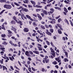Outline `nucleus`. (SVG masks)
<instances>
[{
  "mask_svg": "<svg viewBox=\"0 0 73 73\" xmlns=\"http://www.w3.org/2000/svg\"><path fill=\"white\" fill-rule=\"evenodd\" d=\"M3 7L5 8H6V9H10L12 8V6L9 5H5Z\"/></svg>",
  "mask_w": 73,
  "mask_h": 73,
  "instance_id": "f257e3e1",
  "label": "nucleus"
},
{
  "mask_svg": "<svg viewBox=\"0 0 73 73\" xmlns=\"http://www.w3.org/2000/svg\"><path fill=\"white\" fill-rule=\"evenodd\" d=\"M49 20H51L52 21H51L50 23L52 24H56V19H50Z\"/></svg>",
  "mask_w": 73,
  "mask_h": 73,
  "instance_id": "f03ea898",
  "label": "nucleus"
},
{
  "mask_svg": "<svg viewBox=\"0 0 73 73\" xmlns=\"http://www.w3.org/2000/svg\"><path fill=\"white\" fill-rule=\"evenodd\" d=\"M46 31L45 32L47 34L48 36H52V33H50V32L49 31H48V30L46 29Z\"/></svg>",
  "mask_w": 73,
  "mask_h": 73,
  "instance_id": "7ed1b4c3",
  "label": "nucleus"
},
{
  "mask_svg": "<svg viewBox=\"0 0 73 73\" xmlns=\"http://www.w3.org/2000/svg\"><path fill=\"white\" fill-rule=\"evenodd\" d=\"M11 29L12 31H14V32L15 33H17V31H16L17 30L16 28H15L13 27V26H11Z\"/></svg>",
  "mask_w": 73,
  "mask_h": 73,
  "instance_id": "20e7f679",
  "label": "nucleus"
},
{
  "mask_svg": "<svg viewBox=\"0 0 73 73\" xmlns=\"http://www.w3.org/2000/svg\"><path fill=\"white\" fill-rule=\"evenodd\" d=\"M26 17L27 18V19H30L31 21H33L34 19L31 18V16L29 15H26Z\"/></svg>",
  "mask_w": 73,
  "mask_h": 73,
  "instance_id": "39448f33",
  "label": "nucleus"
},
{
  "mask_svg": "<svg viewBox=\"0 0 73 73\" xmlns=\"http://www.w3.org/2000/svg\"><path fill=\"white\" fill-rule=\"evenodd\" d=\"M30 2L31 3V4L33 5L34 7H35V5H36V2L34 1L31 0L30 1Z\"/></svg>",
  "mask_w": 73,
  "mask_h": 73,
  "instance_id": "423d86ee",
  "label": "nucleus"
},
{
  "mask_svg": "<svg viewBox=\"0 0 73 73\" xmlns=\"http://www.w3.org/2000/svg\"><path fill=\"white\" fill-rule=\"evenodd\" d=\"M22 10H23V12L25 11L26 12H29V10L26 8H22Z\"/></svg>",
  "mask_w": 73,
  "mask_h": 73,
  "instance_id": "0eeeda50",
  "label": "nucleus"
},
{
  "mask_svg": "<svg viewBox=\"0 0 73 73\" xmlns=\"http://www.w3.org/2000/svg\"><path fill=\"white\" fill-rule=\"evenodd\" d=\"M42 12L45 15H47L48 14V11L45 10H44Z\"/></svg>",
  "mask_w": 73,
  "mask_h": 73,
  "instance_id": "6e6552de",
  "label": "nucleus"
},
{
  "mask_svg": "<svg viewBox=\"0 0 73 73\" xmlns=\"http://www.w3.org/2000/svg\"><path fill=\"white\" fill-rule=\"evenodd\" d=\"M23 31L25 32H29V30L28 28H25L23 29Z\"/></svg>",
  "mask_w": 73,
  "mask_h": 73,
  "instance_id": "1a4fd4ad",
  "label": "nucleus"
},
{
  "mask_svg": "<svg viewBox=\"0 0 73 73\" xmlns=\"http://www.w3.org/2000/svg\"><path fill=\"white\" fill-rule=\"evenodd\" d=\"M16 23L17 24H20V26H22V25H23V23H22V22H21V21H17V22Z\"/></svg>",
  "mask_w": 73,
  "mask_h": 73,
  "instance_id": "9d476101",
  "label": "nucleus"
},
{
  "mask_svg": "<svg viewBox=\"0 0 73 73\" xmlns=\"http://www.w3.org/2000/svg\"><path fill=\"white\" fill-rule=\"evenodd\" d=\"M9 58L10 60H11V61H13V60H15V58H14L13 56H12V57H9Z\"/></svg>",
  "mask_w": 73,
  "mask_h": 73,
  "instance_id": "9b49d317",
  "label": "nucleus"
},
{
  "mask_svg": "<svg viewBox=\"0 0 73 73\" xmlns=\"http://www.w3.org/2000/svg\"><path fill=\"white\" fill-rule=\"evenodd\" d=\"M38 17V19H39L40 20H41L42 19V17H41V16H40V15L39 14H37Z\"/></svg>",
  "mask_w": 73,
  "mask_h": 73,
  "instance_id": "f8f14e48",
  "label": "nucleus"
},
{
  "mask_svg": "<svg viewBox=\"0 0 73 73\" xmlns=\"http://www.w3.org/2000/svg\"><path fill=\"white\" fill-rule=\"evenodd\" d=\"M58 32L60 35H61V34H62V31H61V29H59L58 30Z\"/></svg>",
  "mask_w": 73,
  "mask_h": 73,
  "instance_id": "ddd939ff",
  "label": "nucleus"
},
{
  "mask_svg": "<svg viewBox=\"0 0 73 73\" xmlns=\"http://www.w3.org/2000/svg\"><path fill=\"white\" fill-rule=\"evenodd\" d=\"M25 54L26 56H27V57H29L30 56L29 54V51H26L25 53Z\"/></svg>",
  "mask_w": 73,
  "mask_h": 73,
  "instance_id": "4468645a",
  "label": "nucleus"
},
{
  "mask_svg": "<svg viewBox=\"0 0 73 73\" xmlns=\"http://www.w3.org/2000/svg\"><path fill=\"white\" fill-rule=\"evenodd\" d=\"M13 20H15L16 21V23L17 22V18L16 17L14 16L13 17Z\"/></svg>",
  "mask_w": 73,
  "mask_h": 73,
  "instance_id": "2eb2a0df",
  "label": "nucleus"
},
{
  "mask_svg": "<svg viewBox=\"0 0 73 73\" xmlns=\"http://www.w3.org/2000/svg\"><path fill=\"white\" fill-rule=\"evenodd\" d=\"M11 24H14L15 25V24H16V23L15 21L13 20L11 22Z\"/></svg>",
  "mask_w": 73,
  "mask_h": 73,
  "instance_id": "dca6fc26",
  "label": "nucleus"
},
{
  "mask_svg": "<svg viewBox=\"0 0 73 73\" xmlns=\"http://www.w3.org/2000/svg\"><path fill=\"white\" fill-rule=\"evenodd\" d=\"M33 52L34 53H35V54H39V52L38 51L36 50L33 51Z\"/></svg>",
  "mask_w": 73,
  "mask_h": 73,
  "instance_id": "f3484780",
  "label": "nucleus"
},
{
  "mask_svg": "<svg viewBox=\"0 0 73 73\" xmlns=\"http://www.w3.org/2000/svg\"><path fill=\"white\" fill-rule=\"evenodd\" d=\"M64 53H65L66 58H68V52L66 51H65L64 52Z\"/></svg>",
  "mask_w": 73,
  "mask_h": 73,
  "instance_id": "a211bd4d",
  "label": "nucleus"
},
{
  "mask_svg": "<svg viewBox=\"0 0 73 73\" xmlns=\"http://www.w3.org/2000/svg\"><path fill=\"white\" fill-rule=\"evenodd\" d=\"M3 67V70H5V69L7 70V68H6V67L5 66H2Z\"/></svg>",
  "mask_w": 73,
  "mask_h": 73,
  "instance_id": "6ab92c4d",
  "label": "nucleus"
},
{
  "mask_svg": "<svg viewBox=\"0 0 73 73\" xmlns=\"http://www.w3.org/2000/svg\"><path fill=\"white\" fill-rule=\"evenodd\" d=\"M35 7H36V8H41L42 7V6H40L38 5H36L35 6Z\"/></svg>",
  "mask_w": 73,
  "mask_h": 73,
  "instance_id": "aec40b11",
  "label": "nucleus"
},
{
  "mask_svg": "<svg viewBox=\"0 0 73 73\" xmlns=\"http://www.w3.org/2000/svg\"><path fill=\"white\" fill-rule=\"evenodd\" d=\"M44 60L45 61L46 63H48V62H49L50 61L49 59H45Z\"/></svg>",
  "mask_w": 73,
  "mask_h": 73,
  "instance_id": "412c9836",
  "label": "nucleus"
},
{
  "mask_svg": "<svg viewBox=\"0 0 73 73\" xmlns=\"http://www.w3.org/2000/svg\"><path fill=\"white\" fill-rule=\"evenodd\" d=\"M2 44L3 45H7L8 44V43L7 42L5 41H4L2 42Z\"/></svg>",
  "mask_w": 73,
  "mask_h": 73,
  "instance_id": "4be33fe9",
  "label": "nucleus"
},
{
  "mask_svg": "<svg viewBox=\"0 0 73 73\" xmlns=\"http://www.w3.org/2000/svg\"><path fill=\"white\" fill-rule=\"evenodd\" d=\"M40 28L42 29H45V27L44 26H43L42 25L40 26Z\"/></svg>",
  "mask_w": 73,
  "mask_h": 73,
  "instance_id": "5701e85b",
  "label": "nucleus"
},
{
  "mask_svg": "<svg viewBox=\"0 0 73 73\" xmlns=\"http://www.w3.org/2000/svg\"><path fill=\"white\" fill-rule=\"evenodd\" d=\"M1 3H6L7 0H1L0 1Z\"/></svg>",
  "mask_w": 73,
  "mask_h": 73,
  "instance_id": "b1692460",
  "label": "nucleus"
},
{
  "mask_svg": "<svg viewBox=\"0 0 73 73\" xmlns=\"http://www.w3.org/2000/svg\"><path fill=\"white\" fill-rule=\"evenodd\" d=\"M23 2L25 4H26V3L28 4V2H29V1H28V0H25V1L24 0Z\"/></svg>",
  "mask_w": 73,
  "mask_h": 73,
  "instance_id": "393cba45",
  "label": "nucleus"
},
{
  "mask_svg": "<svg viewBox=\"0 0 73 73\" xmlns=\"http://www.w3.org/2000/svg\"><path fill=\"white\" fill-rule=\"evenodd\" d=\"M2 27H1L2 29H3V30H5V27H4V25H2Z\"/></svg>",
  "mask_w": 73,
  "mask_h": 73,
  "instance_id": "a878e982",
  "label": "nucleus"
},
{
  "mask_svg": "<svg viewBox=\"0 0 73 73\" xmlns=\"http://www.w3.org/2000/svg\"><path fill=\"white\" fill-rule=\"evenodd\" d=\"M64 11H65V12H66V13H67L68 12V11L67 10V9H66V7H64Z\"/></svg>",
  "mask_w": 73,
  "mask_h": 73,
  "instance_id": "bb28decb",
  "label": "nucleus"
},
{
  "mask_svg": "<svg viewBox=\"0 0 73 73\" xmlns=\"http://www.w3.org/2000/svg\"><path fill=\"white\" fill-rule=\"evenodd\" d=\"M0 49L1 50H2V51H4V52H5V47H2V48H0Z\"/></svg>",
  "mask_w": 73,
  "mask_h": 73,
  "instance_id": "cd10ccee",
  "label": "nucleus"
},
{
  "mask_svg": "<svg viewBox=\"0 0 73 73\" xmlns=\"http://www.w3.org/2000/svg\"><path fill=\"white\" fill-rule=\"evenodd\" d=\"M27 35H29V36L31 37H32V34L31 33L29 32L27 33Z\"/></svg>",
  "mask_w": 73,
  "mask_h": 73,
  "instance_id": "c85d7f7f",
  "label": "nucleus"
},
{
  "mask_svg": "<svg viewBox=\"0 0 73 73\" xmlns=\"http://www.w3.org/2000/svg\"><path fill=\"white\" fill-rule=\"evenodd\" d=\"M8 34H13V33H12V32L10 30H9L8 31Z\"/></svg>",
  "mask_w": 73,
  "mask_h": 73,
  "instance_id": "c756f323",
  "label": "nucleus"
},
{
  "mask_svg": "<svg viewBox=\"0 0 73 73\" xmlns=\"http://www.w3.org/2000/svg\"><path fill=\"white\" fill-rule=\"evenodd\" d=\"M50 31L51 32V33H53L54 32V30L52 29H50Z\"/></svg>",
  "mask_w": 73,
  "mask_h": 73,
  "instance_id": "7c9ffc66",
  "label": "nucleus"
},
{
  "mask_svg": "<svg viewBox=\"0 0 73 73\" xmlns=\"http://www.w3.org/2000/svg\"><path fill=\"white\" fill-rule=\"evenodd\" d=\"M14 4L15 5L17 6L18 7H19L20 5V4H17V3L16 2H14Z\"/></svg>",
  "mask_w": 73,
  "mask_h": 73,
  "instance_id": "2f4dec72",
  "label": "nucleus"
},
{
  "mask_svg": "<svg viewBox=\"0 0 73 73\" xmlns=\"http://www.w3.org/2000/svg\"><path fill=\"white\" fill-rule=\"evenodd\" d=\"M64 61L65 62H68L69 61V60L67 58H64Z\"/></svg>",
  "mask_w": 73,
  "mask_h": 73,
  "instance_id": "473e14b6",
  "label": "nucleus"
},
{
  "mask_svg": "<svg viewBox=\"0 0 73 73\" xmlns=\"http://www.w3.org/2000/svg\"><path fill=\"white\" fill-rule=\"evenodd\" d=\"M37 48H38V50L40 51V50H42V48H41L39 46H37Z\"/></svg>",
  "mask_w": 73,
  "mask_h": 73,
  "instance_id": "72a5a7b5",
  "label": "nucleus"
},
{
  "mask_svg": "<svg viewBox=\"0 0 73 73\" xmlns=\"http://www.w3.org/2000/svg\"><path fill=\"white\" fill-rule=\"evenodd\" d=\"M50 50L51 53H54V51L53 49H52V48H50Z\"/></svg>",
  "mask_w": 73,
  "mask_h": 73,
  "instance_id": "f704fd0d",
  "label": "nucleus"
},
{
  "mask_svg": "<svg viewBox=\"0 0 73 73\" xmlns=\"http://www.w3.org/2000/svg\"><path fill=\"white\" fill-rule=\"evenodd\" d=\"M52 63L54 65H56V64H57V61H54L52 62Z\"/></svg>",
  "mask_w": 73,
  "mask_h": 73,
  "instance_id": "c9c22d12",
  "label": "nucleus"
},
{
  "mask_svg": "<svg viewBox=\"0 0 73 73\" xmlns=\"http://www.w3.org/2000/svg\"><path fill=\"white\" fill-rule=\"evenodd\" d=\"M57 25H58V26L59 28H62V26L60 24H57Z\"/></svg>",
  "mask_w": 73,
  "mask_h": 73,
  "instance_id": "e433bc0d",
  "label": "nucleus"
},
{
  "mask_svg": "<svg viewBox=\"0 0 73 73\" xmlns=\"http://www.w3.org/2000/svg\"><path fill=\"white\" fill-rule=\"evenodd\" d=\"M60 60V57H58L57 58H55V60L57 61H58V60Z\"/></svg>",
  "mask_w": 73,
  "mask_h": 73,
  "instance_id": "4c0bfd02",
  "label": "nucleus"
},
{
  "mask_svg": "<svg viewBox=\"0 0 73 73\" xmlns=\"http://www.w3.org/2000/svg\"><path fill=\"white\" fill-rule=\"evenodd\" d=\"M70 23L71 25L72 26V27H73V22H72V21H71V20H70Z\"/></svg>",
  "mask_w": 73,
  "mask_h": 73,
  "instance_id": "58836bf2",
  "label": "nucleus"
},
{
  "mask_svg": "<svg viewBox=\"0 0 73 73\" xmlns=\"http://www.w3.org/2000/svg\"><path fill=\"white\" fill-rule=\"evenodd\" d=\"M6 36V35H5V34H2L1 35V37H5Z\"/></svg>",
  "mask_w": 73,
  "mask_h": 73,
  "instance_id": "ea45409f",
  "label": "nucleus"
},
{
  "mask_svg": "<svg viewBox=\"0 0 73 73\" xmlns=\"http://www.w3.org/2000/svg\"><path fill=\"white\" fill-rule=\"evenodd\" d=\"M1 62H0V63H1V64H3V61H4V59H2L1 60H0Z\"/></svg>",
  "mask_w": 73,
  "mask_h": 73,
  "instance_id": "a19ab883",
  "label": "nucleus"
},
{
  "mask_svg": "<svg viewBox=\"0 0 73 73\" xmlns=\"http://www.w3.org/2000/svg\"><path fill=\"white\" fill-rule=\"evenodd\" d=\"M9 43L10 44H11L12 45H14V43H13V42H12V41L10 40V41Z\"/></svg>",
  "mask_w": 73,
  "mask_h": 73,
  "instance_id": "79ce46f5",
  "label": "nucleus"
},
{
  "mask_svg": "<svg viewBox=\"0 0 73 73\" xmlns=\"http://www.w3.org/2000/svg\"><path fill=\"white\" fill-rule=\"evenodd\" d=\"M11 34H8V37H11L12 36V35Z\"/></svg>",
  "mask_w": 73,
  "mask_h": 73,
  "instance_id": "37998d69",
  "label": "nucleus"
},
{
  "mask_svg": "<svg viewBox=\"0 0 73 73\" xmlns=\"http://www.w3.org/2000/svg\"><path fill=\"white\" fill-rule=\"evenodd\" d=\"M39 34H40V35H41L40 37V38H41V37H43L44 35H43V34L40 33H39Z\"/></svg>",
  "mask_w": 73,
  "mask_h": 73,
  "instance_id": "c03bdc74",
  "label": "nucleus"
},
{
  "mask_svg": "<svg viewBox=\"0 0 73 73\" xmlns=\"http://www.w3.org/2000/svg\"><path fill=\"white\" fill-rule=\"evenodd\" d=\"M5 60L7 59V60H8V61H9V58L7 56L5 57Z\"/></svg>",
  "mask_w": 73,
  "mask_h": 73,
  "instance_id": "a18cd8bd",
  "label": "nucleus"
},
{
  "mask_svg": "<svg viewBox=\"0 0 73 73\" xmlns=\"http://www.w3.org/2000/svg\"><path fill=\"white\" fill-rule=\"evenodd\" d=\"M62 21V20H61V18H59L58 19V23H60V21Z\"/></svg>",
  "mask_w": 73,
  "mask_h": 73,
  "instance_id": "49530a36",
  "label": "nucleus"
},
{
  "mask_svg": "<svg viewBox=\"0 0 73 73\" xmlns=\"http://www.w3.org/2000/svg\"><path fill=\"white\" fill-rule=\"evenodd\" d=\"M44 25L46 28H49V26H48L46 24H45Z\"/></svg>",
  "mask_w": 73,
  "mask_h": 73,
  "instance_id": "de8ad7c7",
  "label": "nucleus"
},
{
  "mask_svg": "<svg viewBox=\"0 0 73 73\" xmlns=\"http://www.w3.org/2000/svg\"><path fill=\"white\" fill-rule=\"evenodd\" d=\"M42 72H44L45 71V70L44 68H42Z\"/></svg>",
  "mask_w": 73,
  "mask_h": 73,
  "instance_id": "09e8293b",
  "label": "nucleus"
},
{
  "mask_svg": "<svg viewBox=\"0 0 73 73\" xmlns=\"http://www.w3.org/2000/svg\"><path fill=\"white\" fill-rule=\"evenodd\" d=\"M46 42L47 43V44L48 45H50V42L48 41V40H46Z\"/></svg>",
  "mask_w": 73,
  "mask_h": 73,
  "instance_id": "8fccbe9b",
  "label": "nucleus"
},
{
  "mask_svg": "<svg viewBox=\"0 0 73 73\" xmlns=\"http://www.w3.org/2000/svg\"><path fill=\"white\" fill-rule=\"evenodd\" d=\"M23 8L22 6H20L19 8H17L18 9H22Z\"/></svg>",
  "mask_w": 73,
  "mask_h": 73,
  "instance_id": "3c124183",
  "label": "nucleus"
},
{
  "mask_svg": "<svg viewBox=\"0 0 73 73\" xmlns=\"http://www.w3.org/2000/svg\"><path fill=\"white\" fill-rule=\"evenodd\" d=\"M4 11H5V10H3L0 13V15H1L4 12Z\"/></svg>",
  "mask_w": 73,
  "mask_h": 73,
  "instance_id": "603ef678",
  "label": "nucleus"
},
{
  "mask_svg": "<svg viewBox=\"0 0 73 73\" xmlns=\"http://www.w3.org/2000/svg\"><path fill=\"white\" fill-rule=\"evenodd\" d=\"M4 51L1 52L0 53H1V55L2 56H3V54H4Z\"/></svg>",
  "mask_w": 73,
  "mask_h": 73,
  "instance_id": "864d4df0",
  "label": "nucleus"
},
{
  "mask_svg": "<svg viewBox=\"0 0 73 73\" xmlns=\"http://www.w3.org/2000/svg\"><path fill=\"white\" fill-rule=\"evenodd\" d=\"M51 54H52V55H53L54 57H55V56L56 55V54H55V52H54L53 53H52Z\"/></svg>",
  "mask_w": 73,
  "mask_h": 73,
  "instance_id": "5fc2aeb1",
  "label": "nucleus"
},
{
  "mask_svg": "<svg viewBox=\"0 0 73 73\" xmlns=\"http://www.w3.org/2000/svg\"><path fill=\"white\" fill-rule=\"evenodd\" d=\"M10 67L11 69L13 70H14V68H13V66H10Z\"/></svg>",
  "mask_w": 73,
  "mask_h": 73,
  "instance_id": "6e6d98bb",
  "label": "nucleus"
},
{
  "mask_svg": "<svg viewBox=\"0 0 73 73\" xmlns=\"http://www.w3.org/2000/svg\"><path fill=\"white\" fill-rule=\"evenodd\" d=\"M45 57V58H44V60H46V59H47V58H48V56H46Z\"/></svg>",
  "mask_w": 73,
  "mask_h": 73,
  "instance_id": "4d7b16f0",
  "label": "nucleus"
},
{
  "mask_svg": "<svg viewBox=\"0 0 73 73\" xmlns=\"http://www.w3.org/2000/svg\"><path fill=\"white\" fill-rule=\"evenodd\" d=\"M19 53H18V56H20V55L21 54V51H20V50H19Z\"/></svg>",
  "mask_w": 73,
  "mask_h": 73,
  "instance_id": "13d9d810",
  "label": "nucleus"
},
{
  "mask_svg": "<svg viewBox=\"0 0 73 73\" xmlns=\"http://www.w3.org/2000/svg\"><path fill=\"white\" fill-rule=\"evenodd\" d=\"M66 21V22L67 23L68 25H69V21L68 20H67L66 19H65Z\"/></svg>",
  "mask_w": 73,
  "mask_h": 73,
  "instance_id": "bf43d9fd",
  "label": "nucleus"
},
{
  "mask_svg": "<svg viewBox=\"0 0 73 73\" xmlns=\"http://www.w3.org/2000/svg\"><path fill=\"white\" fill-rule=\"evenodd\" d=\"M68 67L70 69H72V66L69 64L68 65Z\"/></svg>",
  "mask_w": 73,
  "mask_h": 73,
  "instance_id": "052dcab7",
  "label": "nucleus"
},
{
  "mask_svg": "<svg viewBox=\"0 0 73 73\" xmlns=\"http://www.w3.org/2000/svg\"><path fill=\"white\" fill-rule=\"evenodd\" d=\"M29 53H30V54H33V52H32V51H29Z\"/></svg>",
  "mask_w": 73,
  "mask_h": 73,
  "instance_id": "680f3d73",
  "label": "nucleus"
},
{
  "mask_svg": "<svg viewBox=\"0 0 73 73\" xmlns=\"http://www.w3.org/2000/svg\"><path fill=\"white\" fill-rule=\"evenodd\" d=\"M21 58L22 60H24L25 58L23 56H21Z\"/></svg>",
  "mask_w": 73,
  "mask_h": 73,
  "instance_id": "e2e57ef3",
  "label": "nucleus"
},
{
  "mask_svg": "<svg viewBox=\"0 0 73 73\" xmlns=\"http://www.w3.org/2000/svg\"><path fill=\"white\" fill-rule=\"evenodd\" d=\"M55 68H57V69H58V68H59V67H58V65H55Z\"/></svg>",
  "mask_w": 73,
  "mask_h": 73,
  "instance_id": "0e129e2a",
  "label": "nucleus"
},
{
  "mask_svg": "<svg viewBox=\"0 0 73 73\" xmlns=\"http://www.w3.org/2000/svg\"><path fill=\"white\" fill-rule=\"evenodd\" d=\"M50 10L51 11H53L54 12V9L53 8L50 9Z\"/></svg>",
  "mask_w": 73,
  "mask_h": 73,
  "instance_id": "69168bd1",
  "label": "nucleus"
},
{
  "mask_svg": "<svg viewBox=\"0 0 73 73\" xmlns=\"http://www.w3.org/2000/svg\"><path fill=\"white\" fill-rule=\"evenodd\" d=\"M50 5H51V4H48V5H46L47 7H50Z\"/></svg>",
  "mask_w": 73,
  "mask_h": 73,
  "instance_id": "338daca9",
  "label": "nucleus"
},
{
  "mask_svg": "<svg viewBox=\"0 0 73 73\" xmlns=\"http://www.w3.org/2000/svg\"><path fill=\"white\" fill-rule=\"evenodd\" d=\"M68 10H71V9H71V7H68Z\"/></svg>",
  "mask_w": 73,
  "mask_h": 73,
  "instance_id": "774afa93",
  "label": "nucleus"
}]
</instances>
